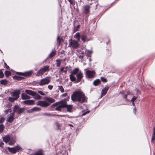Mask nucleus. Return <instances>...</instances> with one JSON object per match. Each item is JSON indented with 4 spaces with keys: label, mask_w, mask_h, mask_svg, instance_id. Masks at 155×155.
<instances>
[{
    "label": "nucleus",
    "mask_w": 155,
    "mask_h": 155,
    "mask_svg": "<svg viewBox=\"0 0 155 155\" xmlns=\"http://www.w3.org/2000/svg\"><path fill=\"white\" fill-rule=\"evenodd\" d=\"M71 99L73 101H78L80 103L85 102L87 100L84 94L80 91L74 92L71 96Z\"/></svg>",
    "instance_id": "1"
},
{
    "label": "nucleus",
    "mask_w": 155,
    "mask_h": 155,
    "mask_svg": "<svg viewBox=\"0 0 155 155\" xmlns=\"http://www.w3.org/2000/svg\"><path fill=\"white\" fill-rule=\"evenodd\" d=\"M43 99L45 100L44 101H39L37 102L36 104L42 107H47L55 101V100L51 97H45Z\"/></svg>",
    "instance_id": "2"
},
{
    "label": "nucleus",
    "mask_w": 155,
    "mask_h": 155,
    "mask_svg": "<svg viewBox=\"0 0 155 155\" xmlns=\"http://www.w3.org/2000/svg\"><path fill=\"white\" fill-rule=\"evenodd\" d=\"M65 105H66V101H62L54 104L51 106V107H56L55 110H56L60 111L61 110L62 108L64 107Z\"/></svg>",
    "instance_id": "3"
},
{
    "label": "nucleus",
    "mask_w": 155,
    "mask_h": 155,
    "mask_svg": "<svg viewBox=\"0 0 155 155\" xmlns=\"http://www.w3.org/2000/svg\"><path fill=\"white\" fill-rule=\"evenodd\" d=\"M51 78L50 77H46L45 78L41 79L38 82V84L41 86H43L48 84L51 82Z\"/></svg>",
    "instance_id": "4"
},
{
    "label": "nucleus",
    "mask_w": 155,
    "mask_h": 155,
    "mask_svg": "<svg viewBox=\"0 0 155 155\" xmlns=\"http://www.w3.org/2000/svg\"><path fill=\"white\" fill-rule=\"evenodd\" d=\"M68 47L74 48H77L79 45L78 41L70 39L69 40Z\"/></svg>",
    "instance_id": "5"
},
{
    "label": "nucleus",
    "mask_w": 155,
    "mask_h": 155,
    "mask_svg": "<svg viewBox=\"0 0 155 155\" xmlns=\"http://www.w3.org/2000/svg\"><path fill=\"white\" fill-rule=\"evenodd\" d=\"M49 70V66L46 65L43 68H42L39 70L37 74L36 75L39 76L42 75L45 72L48 71Z\"/></svg>",
    "instance_id": "6"
},
{
    "label": "nucleus",
    "mask_w": 155,
    "mask_h": 155,
    "mask_svg": "<svg viewBox=\"0 0 155 155\" xmlns=\"http://www.w3.org/2000/svg\"><path fill=\"white\" fill-rule=\"evenodd\" d=\"M11 137L9 135H7L3 137V141L5 143L9 142V144L10 145H13L15 142V139L14 138L12 140L11 139Z\"/></svg>",
    "instance_id": "7"
},
{
    "label": "nucleus",
    "mask_w": 155,
    "mask_h": 155,
    "mask_svg": "<svg viewBox=\"0 0 155 155\" xmlns=\"http://www.w3.org/2000/svg\"><path fill=\"white\" fill-rule=\"evenodd\" d=\"M8 149L9 151L12 153H15L17 152H18L19 151L21 150L22 148L19 145H17L13 148L8 147Z\"/></svg>",
    "instance_id": "8"
},
{
    "label": "nucleus",
    "mask_w": 155,
    "mask_h": 155,
    "mask_svg": "<svg viewBox=\"0 0 155 155\" xmlns=\"http://www.w3.org/2000/svg\"><path fill=\"white\" fill-rule=\"evenodd\" d=\"M24 110V108H20L18 105H16L14 108L13 112L20 114L23 112Z\"/></svg>",
    "instance_id": "9"
},
{
    "label": "nucleus",
    "mask_w": 155,
    "mask_h": 155,
    "mask_svg": "<svg viewBox=\"0 0 155 155\" xmlns=\"http://www.w3.org/2000/svg\"><path fill=\"white\" fill-rule=\"evenodd\" d=\"M95 74V73L94 71L87 70L86 73V76L88 78H93L94 77Z\"/></svg>",
    "instance_id": "10"
},
{
    "label": "nucleus",
    "mask_w": 155,
    "mask_h": 155,
    "mask_svg": "<svg viewBox=\"0 0 155 155\" xmlns=\"http://www.w3.org/2000/svg\"><path fill=\"white\" fill-rule=\"evenodd\" d=\"M83 77V73L81 71L79 72V73H78L76 74V81L75 83H78L80 82L81 80L82 79Z\"/></svg>",
    "instance_id": "11"
},
{
    "label": "nucleus",
    "mask_w": 155,
    "mask_h": 155,
    "mask_svg": "<svg viewBox=\"0 0 155 155\" xmlns=\"http://www.w3.org/2000/svg\"><path fill=\"white\" fill-rule=\"evenodd\" d=\"M20 93V91L19 90H17L11 92V94L13 97L15 98V99H17L19 97Z\"/></svg>",
    "instance_id": "12"
},
{
    "label": "nucleus",
    "mask_w": 155,
    "mask_h": 155,
    "mask_svg": "<svg viewBox=\"0 0 155 155\" xmlns=\"http://www.w3.org/2000/svg\"><path fill=\"white\" fill-rule=\"evenodd\" d=\"M14 113L8 114V118H7V121L10 123L12 122L14 119Z\"/></svg>",
    "instance_id": "13"
},
{
    "label": "nucleus",
    "mask_w": 155,
    "mask_h": 155,
    "mask_svg": "<svg viewBox=\"0 0 155 155\" xmlns=\"http://www.w3.org/2000/svg\"><path fill=\"white\" fill-rule=\"evenodd\" d=\"M32 73V71H29L25 72L24 73L17 72L16 73V74L18 75L28 76L31 75Z\"/></svg>",
    "instance_id": "14"
},
{
    "label": "nucleus",
    "mask_w": 155,
    "mask_h": 155,
    "mask_svg": "<svg viewBox=\"0 0 155 155\" xmlns=\"http://www.w3.org/2000/svg\"><path fill=\"white\" fill-rule=\"evenodd\" d=\"M35 101L33 100H27L23 101L24 104L27 105H33L34 104Z\"/></svg>",
    "instance_id": "15"
},
{
    "label": "nucleus",
    "mask_w": 155,
    "mask_h": 155,
    "mask_svg": "<svg viewBox=\"0 0 155 155\" xmlns=\"http://www.w3.org/2000/svg\"><path fill=\"white\" fill-rule=\"evenodd\" d=\"M90 8V6L88 5H85L83 7L84 12L85 14H87L89 12Z\"/></svg>",
    "instance_id": "16"
},
{
    "label": "nucleus",
    "mask_w": 155,
    "mask_h": 155,
    "mask_svg": "<svg viewBox=\"0 0 155 155\" xmlns=\"http://www.w3.org/2000/svg\"><path fill=\"white\" fill-rule=\"evenodd\" d=\"M125 92V91H122L120 92V93L121 94H122V96L123 97L124 99H125V101H130L128 100L127 99V96L129 94V93H128L127 94H124V93Z\"/></svg>",
    "instance_id": "17"
},
{
    "label": "nucleus",
    "mask_w": 155,
    "mask_h": 155,
    "mask_svg": "<svg viewBox=\"0 0 155 155\" xmlns=\"http://www.w3.org/2000/svg\"><path fill=\"white\" fill-rule=\"evenodd\" d=\"M33 96H34V98L36 100H40L42 98L36 92H35Z\"/></svg>",
    "instance_id": "18"
},
{
    "label": "nucleus",
    "mask_w": 155,
    "mask_h": 155,
    "mask_svg": "<svg viewBox=\"0 0 155 155\" xmlns=\"http://www.w3.org/2000/svg\"><path fill=\"white\" fill-rule=\"evenodd\" d=\"M109 89V87H105L104 89H102L101 94V97L105 95L107 93V92Z\"/></svg>",
    "instance_id": "19"
},
{
    "label": "nucleus",
    "mask_w": 155,
    "mask_h": 155,
    "mask_svg": "<svg viewBox=\"0 0 155 155\" xmlns=\"http://www.w3.org/2000/svg\"><path fill=\"white\" fill-rule=\"evenodd\" d=\"M64 107H66L68 111L70 112L72 109V106L71 105H67L66 101V105L64 106Z\"/></svg>",
    "instance_id": "20"
},
{
    "label": "nucleus",
    "mask_w": 155,
    "mask_h": 155,
    "mask_svg": "<svg viewBox=\"0 0 155 155\" xmlns=\"http://www.w3.org/2000/svg\"><path fill=\"white\" fill-rule=\"evenodd\" d=\"M30 96L25 93L21 94V98L23 100L29 99H30Z\"/></svg>",
    "instance_id": "21"
},
{
    "label": "nucleus",
    "mask_w": 155,
    "mask_h": 155,
    "mask_svg": "<svg viewBox=\"0 0 155 155\" xmlns=\"http://www.w3.org/2000/svg\"><path fill=\"white\" fill-rule=\"evenodd\" d=\"M41 110V108H40L35 107H33L30 110L31 112H33L40 111Z\"/></svg>",
    "instance_id": "22"
},
{
    "label": "nucleus",
    "mask_w": 155,
    "mask_h": 155,
    "mask_svg": "<svg viewBox=\"0 0 155 155\" xmlns=\"http://www.w3.org/2000/svg\"><path fill=\"white\" fill-rule=\"evenodd\" d=\"M80 71L79 69L78 68H76L71 71V74H77Z\"/></svg>",
    "instance_id": "23"
},
{
    "label": "nucleus",
    "mask_w": 155,
    "mask_h": 155,
    "mask_svg": "<svg viewBox=\"0 0 155 155\" xmlns=\"http://www.w3.org/2000/svg\"><path fill=\"white\" fill-rule=\"evenodd\" d=\"M80 34L79 32H77L74 35V37L77 39V41H80Z\"/></svg>",
    "instance_id": "24"
},
{
    "label": "nucleus",
    "mask_w": 155,
    "mask_h": 155,
    "mask_svg": "<svg viewBox=\"0 0 155 155\" xmlns=\"http://www.w3.org/2000/svg\"><path fill=\"white\" fill-rule=\"evenodd\" d=\"M74 74H71L70 75V78L71 80L73 82L75 81L76 82V79L75 77L73 75Z\"/></svg>",
    "instance_id": "25"
},
{
    "label": "nucleus",
    "mask_w": 155,
    "mask_h": 155,
    "mask_svg": "<svg viewBox=\"0 0 155 155\" xmlns=\"http://www.w3.org/2000/svg\"><path fill=\"white\" fill-rule=\"evenodd\" d=\"M25 92L27 94L33 96V95H34V94L35 92L32 91L31 90H25Z\"/></svg>",
    "instance_id": "26"
},
{
    "label": "nucleus",
    "mask_w": 155,
    "mask_h": 155,
    "mask_svg": "<svg viewBox=\"0 0 155 155\" xmlns=\"http://www.w3.org/2000/svg\"><path fill=\"white\" fill-rule=\"evenodd\" d=\"M81 38L84 42L87 41V37L85 35H82L81 36Z\"/></svg>",
    "instance_id": "27"
},
{
    "label": "nucleus",
    "mask_w": 155,
    "mask_h": 155,
    "mask_svg": "<svg viewBox=\"0 0 155 155\" xmlns=\"http://www.w3.org/2000/svg\"><path fill=\"white\" fill-rule=\"evenodd\" d=\"M100 82V81L99 79H97L95 80L93 82V84L97 86L98 84Z\"/></svg>",
    "instance_id": "28"
},
{
    "label": "nucleus",
    "mask_w": 155,
    "mask_h": 155,
    "mask_svg": "<svg viewBox=\"0 0 155 155\" xmlns=\"http://www.w3.org/2000/svg\"><path fill=\"white\" fill-rule=\"evenodd\" d=\"M56 53V51L55 50L52 51L51 53L49 54V57L50 58H51L54 56Z\"/></svg>",
    "instance_id": "29"
},
{
    "label": "nucleus",
    "mask_w": 155,
    "mask_h": 155,
    "mask_svg": "<svg viewBox=\"0 0 155 155\" xmlns=\"http://www.w3.org/2000/svg\"><path fill=\"white\" fill-rule=\"evenodd\" d=\"M8 81L6 79H4L1 81L0 83L2 84L5 85L7 84Z\"/></svg>",
    "instance_id": "30"
},
{
    "label": "nucleus",
    "mask_w": 155,
    "mask_h": 155,
    "mask_svg": "<svg viewBox=\"0 0 155 155\" xmlns=\"http://www.w3.org/2000/svg\"><path fill=\"white\" fill-rule=\"evenodd\" d=\"M57 41L58 42L59 45H60V44L62 42H63L64 41L63 40L62 38H60L58 36L57 38Z\"/></svg>",
    "instance_id": "31"
},
{
    "label": "nucleus",
    "mask_w": 155,
    "mask_h": 155,
    "mask_svg": "<svg viewBox=\"0 0 155 155\" xmlns=\"http://www.w3.org/2000/svg\"><path fill=\"white\" fill-rule=\"evenodd\" d=\"M35 155H43L42 150H39L35 153Z\"/></svg>",
    "instance_id": "32"
},
{
    "label": "nucleus",
    "mask_w": 155,
    "mask_h": 155,
    "mask_svg": "<svg viewBox=\"0 0 155 155\" xmlns=\"http://www.w3.org/2000/svg\"><path fill=\"white\" fill-rule=\"evenodd\" d=\"M43 115L44 116H54L55 115L53 114H51L48 113H45L43 114Z\"/></svg>",
    "instance_id": "33"
},
{
    "label": "nucleus",
    "mask_w": 155,
    "mask_h": 155,
    "mask_svg": "<svg viewBox=\"0 0 155 155\" xmlns=\"http://www.w3.org/2000/svg\"><path fill=\"white\" fill-rule=\"evenodd\" d=\"M56 65L57 67H59L61 65V61L58 59L56 60Z\"/></svg>",
    "instance_id": "34"
},
{
    "label": "nucleus",
    "mask_w": 155,
    "mask_h": 155,
    "mask_svg": "<svg viewBox=\"0 0 155 155\" xmlns=\"http://www.w3.org/2000/svg\"><path fill=\"white\" fill-rule=\"evenodd\" d=\"M58 89L61 91L62 93H63L64 91V89L63 87L61 86H59L58 87Z\"/></svg>",
    "instance_id": "35"
},
{
    "label": "nucleus",
    "mask_w": 155,
    "mask_h": 155,
    "mask_svg": "<svg viewBox=\"0 0 155 155\" xmlns=\"http://www.w3.org/2000/svg\"><path fill=\"white\" fill-rule=\"evenodd\" d=\"M16 99H15V98L14 97H9L8 98V100L9 101L13 102H14L15 100H16Z\"/></svg>",
    "instance_id": "36"
},
{
    "label": "nucleus",
    "mask_w": 155,
    "mask_h": 155,
    "mask_svg": "<svg viewBox=\"0 0 155 155\" xmlns=\"http://www.w3.org/2000/svg\"><path fill=\"white\" fill-rule=\"evenodd\" d=\"M4 128V127L3 124L0 125V133H2L3 132Z\"/></svg>",
    "instance_id": "37"
},
{
    "label": "nucleus",
    "mask_w": 155,
    "mask_h": 155,
    "mask_svg": "<svg viewBox=\"0 0 155 155\" xmlns=\"http://www.w3.org/2000/svg\"><path fill=\"white\" fill-rule=\"evenodd\" d=\"M86 52H87V54L89 57L90 56L92 52V51L90 50H87Z\"/></svg>",
    "instance_id": "38"
},
{
    "label": "nucleus",
    "mask_w": 155,
    "mask_h": 155,
    "mask_svg": "<svg viewBox=\"0 0 155 155\" xmlns=\"http://www.w3.org/2000/svg\"><path fill=\"white\" fill-rule=\"evenodd\" d=\"M14 78L18 80H20L22 79L23 78L21 77L15 76L14 77Z\"/></svg>",
    "instance_id": "39"
},
{
    "label": "nucleus",
    "mask_w": 155,
    "mask_h": 155,
    "mask_svg": "<svg viewBox=\"0 0 155 155\" xmlns=\"http://www.w3.org/2000/svg\"><path fill=\"white\" fill-rule=\"evenodd\" d=\"M101 81L104 82H106L107 81V79L104 77H101Z\"/></svg>",
    "instance_id": "40"
},
{
    "label": "nucleus",
    "mask_w": 155,
    "mask_h": 155,
    "mask_svg": "<svg viewBox=\"0 0 155 155\" xmlns=\"http://www.w3.org/2000/svg\"><path fill=\"white\" fill-rule=\"evenodd\" d=\"M5 74L6 77L8 76L11 75V72L8 71H6L5 72Z\"/></svg>",
    "instance_id": "41"
},
{
    "label": "nucleus",
    "mask_w": 155,
    "mask_h": 155,
    "mask_svg": "<svg viewBox=\"0 0 155 155\" xmlns=\"http://www.w3.org/2000/svg\"><path fill=\"white\" fill-rule=\"evenodd\" d=\"M137 97H136L135 96H134L132 99L131 100V101L132 102H134V101L137 99Z\"/></svg>",
    "instance_id": "42"
},
{
    "label": "nucleus",
    "mask_w": 155,
    "mask_h": 155,
    "mask_svg": "<svg viewBox=\"0 0 155 155\" xmlns=\"http://www.w3.org/2000/svg\"><path fill=\"white\" fill-rule=\"evenodd\" d=\"M69 2L72 5H74V4H75V2L74 1V0H70L69 1Z\"/></svg>",
    "instance_id": "43"
},
{
    "label": "nucleus",
    "mask_w": 155,
    "mask_h": 155,
    "mask_svg": "<svg viewBox=\"0 0 155 155\" xmlns=\"http://www.w3.org/2000/svg\"><path fill=\"white\" fill-rule=\"evenodd\" d=\"M38 93L42 95H45V93L42 91H38Z\"/></svg>",
    "instance_id": "44"
},
{
    "label": "nucleus",
    "mask_w": 155,
    "mask_h": 155,
    "mask_svg": "<svg viewBox=\"0 0 155 155\" xmlns=\"http://www.w3.org/2000/svg\"><path fill=\"white\" fill-rule=\"evenodd\" d=\"M5 119L3 117H2L0 119V123H2L5 120Z\"/></svg>",
    "instance_id": "45"
},
{
    "label": "nucleus",
    "mask_w": 155,
    "mask_h": 155,
    "mask_svg": "<svg viewBox=\"0 0 155 155\" xmlns=\"http://www.w3.org/2000/svg\"><path fill=\"white\" fill-rule=\"evenodd\" d=\"M55 125L56 126L58 129H59L60 127V124L57 122L55 123Z\"/></svg>",
    "instance_id": "46"
},
{
    "label": "nucleus",
    "mask_w": 155,
    "mask_h": 155,
    "mask_svg": "<svg viewBox=\"0 0 155 155\" xmlns=\"http://www.w3.org/2000/svg\"><path fill=\"white\" fill-rule=\"evenodd\" d=\"M11 112V110L10 109H8L6 110L5 111V113L7 114L8 113V112Z\"/></svg>",
    "instance_id": "47"
},
{
    "label": "nucleus",
    "mask_w": 155,
    "mask_h": 155,
    "mask_svg": "<svg viewBox=\"0 0 155 155\" xmlns=\"http://www.w3.org/2000/svg\"><path fill=\"white\" fill-rule=\"evenodd\" d=\"M68 68V67H62V68H61V70H60V71L61 72H62V71L64 72V70L65 69V68Z\"/></svg>",
    "instance_id": "48"
},
{
    "label": "nucleus",
    "mask_w": 155,
    "mask_h": 155,
    "mask_svg": "<svg viewBox=\"0 0 155 155\" xmlns=\"http://www.w3.org/2000/svg\"><path fill=\"white\" fill-rule=\"evenodd\" d=\"M48 88L50 90H51L53 88V86L51 85H49L48 86Z\"/></svg>",
    "instance_id": "49"
},
{
    "label": "nucleus",
    "mask_w": 155,
    "mask_h": 155,
    "mask_svg": "<svg viewBox=\"0 0 155 155\" xmlns=\"http://www.w3.org/2000/svg\"><path fill=\"white\" fill-rule=\"evenodd\" d=\"M4 76V75L3 73L2 72H0V78H3Z\"/></svg>",
    "instance_id": "50"
},
{
    "label": "nucleus",
    "mask_w": 155,
    "mask_h": 155,
    "mask_svg": "<svg viewBox=\"0 0 155 155\" xmlns=\"http://www.w3.org/2000/svg\"><path fill=\"white\" fill-rule=\"evenodd\" d=\"M89 111H87L86 112H84L82 114V116H84V115H85L86 114H87L88 113H89Z\"/></svg>",
    "instance_id": "51"
},
{
    "label": "nucleus",
    "mask_w": 155,
    "mask_h": 155,
    "mask_svg": "<svg viewBox=\"0 0 155 155\" xmlns=\"http://www.w3.org/2000/svg\"><path fill=\"white\" fill-rule=\"evenodd\" d=\"M136 110H137V109H136V108L135 107H134L133 109V112H134V113L135 114L136 113Z\"/></svg>",
    "instance_id": "52"
},
{
    "label": "nucleus",
    "mask_w": 155,
    "mask_h": 155,
    "mask_svg": "<svg viewBox=\"0 0 155 155\" xmlns=\"http://www.w3.org/2000/svg\"><path fill=\"white\" fill-rule=\"evenodd\" d=\"M151 139L153 140H155V135L153 134Z\"/></svg>",
    "instance_id": "53"
},
{
    "label": "nucleus",
    "mask_w": 155,
    "mask_h": 155,
    "mask_svg": "<svg viewBox=\"0 0 155 155\" xmlns=\"http://www.w3.org/2000/svg\"><path fill=\"white\" fill-rule=\"evenodd\" d=\"M4 64L6 68L8 69L9 68V67L7 65L6 63L5 62L4 63Z\"/></svg>",
    "instance_id": "54"
},
{
    "label": "nucleus",
    "mask_w": 155,
    "mask_h": 155,
    "mask_svg": "<svg viewBox=\"0 0 155 155\" xmlns=\"http://www.w3.org/2000/svg\"><path fill=\"white\" fill-rule=\"evenodd\" d=\"M84 56V55H79L78 56V58H83Z\"/></svg>",
    "instance_id": "55"
},
{
    "label": "nucleus",
    "mask_w": 155,
    "mask_h": 155,
    "mask_svg": "<svg viewBox=\"0 0 155 155\" xmlns=\"http://www.w3.org/2000/svg\"><path fill=\"white\" fill-rule=\"evenodd\" d=\"M62 96L63 97H66L67 96V93H64L62 95Z\"/></svg>",
    "instance_id": "56"
},
{
    "label": "nucleus",
    "mask_w": 155,
    "mask_h": 155,
    "mask_svg": "<svg viewBox=\"0 0 155 155\" xmlns=\"http://www.w3.org/2000/svg\"><path fill=\"white\" fill-rule=\"evenodd\" d=\"M4 144V143H0V147H2L3 145Z\"/></svg>",
    "instance_id": "57"
},
{
    "label": "nucleus",
    "mask_w": 155,
    "mask_h": 155,
    "mask_svg": "<svg viewBox=\"0 0 155 155\" xmlns=\"http://www.w3.org/2000/svg\"><path fill=\"white\" fill-rule=\"evenodd\" d=\"M64 72L65 74H66L67 72V68H65V69H64Z\"/></svg>",
    "instance_id": "58"
},
{
    "label": "nucleus",
    "mask_w": 155,
    "mask_h": 155,
    "mask_svg": "<svg viewBox=\"0 0 155 155\" xmlns=\"http://www.w3.org/2000/svg\"><path fill=\"white\" fill-rule=\"evenodd\" d=\"M153 134L155 135V127L153 129Z\"/></svg>",
    "instance_id": "59"
},
{
    "label": "nucleus",
    "mask_w": 155,
    "mask_h": 155,
    "mask_svg": "<svg viewBox=\"0 0 155 155\" xmlns=\"http://www.w3.org/2000/svg\"><path fill=\"white\" fill-rule=\"evenodd\" d=\"M56 116H59V117H64V115H56Z\"/></svg>",
    "instance_id": "60"
},
{
    "label": "nucleus",
    "mask_w": 155,
    "mask_h": 155,
    "mask_svg": "<svg viewBox=\"0 0 155 155\" xmlns=\"http://www.w3.org/2000/svg\"><path fill=\"white\" fill-rule=\"evenodd\" d=\"M85 53V52L83 51H82L81 52V54L82 55H84Z\"/></svg>",
    "instance_id": "61"
},
{
    "label": "nucleus",
    "mask_w": 155,
    "mask_h": 155,
    "mask_svg": "<svg viewBox=\"0 0 155 155\" xmlns=\"http://www.w3.org/2000/svg\"><path fill=\"white\" fill-rule=\"evenodd\" d=\"M68 125L69 126H71V127H73V126L71 124H68Z\"/></svg>",
    "instance_id": "62"
},
{
    "label": "nucleus",
    "mask_w": 155,
    "mask_h": 155,
    "mask_svg": "<svg viewBox=\"0 0 155 155\" xmlns=\"http://www.w3.org/2000/svg\"><path fill=\"white\" fill-rule=\"evenodd\" d=\"M153 140H152V139H151V143H153Z\"/></svg>",
    "instance_id": "63"
},
{
    "label": "nucleus",
    "mask_w": 155,
    "mask_h": 155,
    "mask_svg": "<svg viewBox=\"0 0 155 155\" xmlns=\"http://www.w3.org/2000/svg\"><path fill=\"white\" fill-rule=\"evenodd\" d=\"M132 105L134 106H135V104L134 102H132Z\"/></svg>",
    "instance_id": "64"
}]
</instances>
